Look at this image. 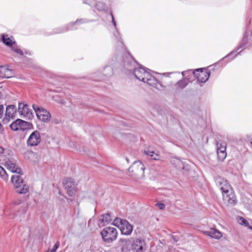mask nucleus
<instances>
[{
	"label": "nucleus",
	"mask_w": 252,
	"mask_h": 252,
	"mask_svg": "<svg viewBox=\"0 0 252 252\" xmlns=\"http://www.w3.org/2000/svg\"><path fill=\"white\" fill-rule=\"evenodd\" d=\"M32 108L36 113L37 118L41 122L48 123L51 119V114L49 111L36 104H33Z\"/></svg>",
	"instance_id": "obj_7"
},
{
	"label": "nucleus",
	"mask_w": 252,
	"mask_h": 252,
	"mask_svg": "<svg viewBox=\"0 0 252 252\" xmlns=\"http://www.w3.org/2000/svg\"><path fill=\"white\" fill-rule=\"evenodd\" d=\"M25 210H25V208L24 207V208L23 209V210H22V213H24V212H25Z\"/></svg>",
	"instance_id": "obj_45"
},
{
	"label": "nucleus",
	"mask_w": 252,
	"mask_h": 252,
	"mask_svg": "<svg viewBox=\"0 0 252 252\" xmlns=\"http://www.w3.org/2000/svg\"><path fill=\"white\" fill-rule=\"evenodd\" d=\"M13 75L11 69L6 66H0V77L2 78H10Z\"/></svg>",
	"instance_id": "obj_21"
},
{
	"label": "nucleus",
	"mask_w": 252,
	"mask_h": 252,
	"mask_svg": "<svg viewBox=\"0 0 252 252\" xmlns=\"http://www.w3.org/2000/svg\"><path fill=\"white\" fill-rule=\"evenodd\" d=\"M53 99L55 101L62 104H64L65 103L64 100L60 96L58 95L54 96Z\"/></svg>",
	"instance_id": "obj_33"
},
{
	"label": "nucleus",
	"mask_w": 252,
	"mask_h": 252,
	"mask_svg": "<svg viewBox=\"0 0 252 252\" xmlns=\"http://www.w3.org/2000/svg\"><path fill=\"white\" fill-rule=\"evenodd\" d=\"M3 149L2 147H0V155L3 153Z\"/></svg>",
	"instance_id": "obj_44"
},
{
	"label": "nucleus",
	"mask_w": 252,
	"mask_h": 252,
	"mask_svg": "<svg viewBox=\"0 0 252 252\" xmlns=\"http://www.w3.org/2000/svg\"><path fill=\"white\" fill-rule=\"evenodd\" d=\"M60 245V243L59 242H57L56 244L53 246V248L49 251L50 252H56L57 250L58 249Z\"/></svg>",
	"instance_id": "obj_37"
},
{
	"label": "nucleus",
	"mask_w": 252,
	"mask_h": 252,
	"mask_svg": "<svg viewBox=\"0 0 252 252\" xmlns=\"http://www.w3.org/2000/svg\"><path fill=\"white\" fill-rule=\"evenodd\" d=\"M236 55H235V56L234 57H233L232 59H234L235 57L236 56Z\"/></svg>",
	"instance_id": "obj_47"
},
{
	"label": "nucleus",
	"mask_w": 252,
	"mask_h": 252,
	"mask_svg": "<svg viewBox=\"0 0 252 252\" xmlns=\"http://www.w3.org/2000/svg\"><path fill=\"white\" fill-rule=\"evenodd\" d=\"M11 181L18 193L25 194L29 191V186L24 183L19 175L12 176Z\"/></svg>",
	"instance_id": "obj_4"
},
{
	"label": "nucleus",
	"mask_w": 252,
	"mask_h": 252,
	"mask_svg": "<svg viewBox=\"0 0 252 252\" xmlns=\"http://www.w3.org/2000/svg\"><path fill=\"white\" fill-rule=\"evenodd\" d=\"M144 242L141 240L136 239L132 242L133 252H143Z\"/></svg>",
	"instance_id": "obj_20"
},
{
	"label": "nucleus",
	"mask_w": 252,
	"mask_h": 252,
	"mask_svg": "<svg viewBox=\"0 0 252 252\" xmlns=\"http://www.w3.org/2000/svg\"><path fill=\"white\" fill-rule=\"evenodd\" d=\"M237 52V51H234L231 52L230 53H229L228 55H227L226 56L224 57L223 59H225L228 58H229L232 56H233Z\"/></svg>",
	"instance_id": "obj_39"
},
{
	"label": "nucleus",
	"mask_w": 252,
	"mask_h": 252,
	"mask_svg": "<svg viewBox=\"0 0 252 252\" xmlns=\"http://www.w3.org/2000/svg\"><path fill=\"white\" fill-rule=\"evenodd\" d=\"M204 233L205 235L216 239L220 238L222 236L221 233L216 229H211L210 230L206 231Z\"/></svg>",
	"instance_id": "obj_23"
},
{
	"label": "nucleus",
	"mask_w": 252,
	"mask_h": 252,
	"mask_svg": "<svg viewBox=\"0 0 252 252\" xmlns=\"http://www.w3.org/2000/svg\"><path fill=\"white\" fill-rule=\"evenodd\" d=\"M238 222L240 224L248 227L249 229L252 230V226L249 225L248 221L244 218L241 217H239L238 218Z\"/></svg>",
	"instance_id": "obj_28"
},
{
	"label": "nucleus",
	"mask_w": 252,
	"mask_h": 252,
	"mask_svg": "<svg viewBox=\"0 0 252 252\" xmlns=\"http://www.w3.org/2000/svg\"><path fill=\"white\" fill-rule=\"evenodd\" d=\"M252 44V25L248 29L247 32L243 37L242 42L239 48L237 51L243 47L246 44Z\"/></svg>",
	"instance_id": "obj_17"
},
{
	"label": "nucleus",
	"mask_w": 252,
	"mask_h": 252,
	"mask_svg": "<svg viewBox=\"0 0 252 252\" xmlns=\"http://www.w3.org/2000/svg\"><path fill=\"white\" fill-rule=\"evenodd\" d=\"M124 62L125 67L128 70H130L136 63L135 61L129 53H126V57L124 59Z\"/></svg>",
	"instance_id": "obj_18"
},
{
	"label": "nucleus",
	"mask_w": 252,
	"mask_h": 252,
	"mask_svg": "<svg viewBox=\"0 0 252 252\" xmlns=\"http://www.w3.org/2000/svg\"><path fill=\"white\" fill-rule=\"evenodd\" d=\"M9 218L12 219V217L9 216Z\"/></svg>",
	"instance_id": "obj_49"
},
{
	"label": "nucleus",
	"mask_w": 252,
	"mask_h": 252,
	"mask_svg": "<svg viewBox=\"0 0 252 252\" xmlns=\"http://www.w3.org/2000/svg\"><path fill=\"white\" fill-rule=\"evenodd\" d=\"M16 115V108L14 105H10L6 108L5 116L3 121L7 123L10 120L13 119Z\"/></svg>",
	"instance_id": "obj_14"
},
{
	"label": "nucleus",
	"mask_w": 252,
	"mask_h": 252,
	"mask_svg": "<svg viewBox=\"0 0 252 252\" xmlns=\"http://www.w3.org/2000/svg\"><path fill=\"white\" fill-rule=\"evenodd\" d=\"M170 162L178 169H185L186 168L184 162L179 158H172L170 159Z\"/></svg>",
	"instance_id": "obj_22"
},
{
	"label": "nucleus",
	"mask_w": 252,
	"mask_h": 252,
	"mask_svg": "<svg viewBox=\"0 0 252 252\" xmlns=\"http://www.w3.org/2000/svg\"><path fill=\"white\" fill-rule=\"evenodd\" d=\"M104 74L107 75H111L113 73V70L111 67L107 66L104 68Z\"/></svg>",
	"instance_id": "obj_36"
},
{
	"label": "nucleus",
	"mask_w": 252,
	"mask_h": 252,
	"mask_svg": "<svg viewBox=\"0 0 252 252\" xmlns=\"http://www.w3.org/2000/svg\"><path fill=\"white\" fill-rule=\"evenodd\" d=\"M112 224L118 227L123 234L129 235L132 231V226L125 220L116 218Z\"/></svg>",
	"instance_id": "obj_5"
},
{
	"label": "nucleus",
	"mask_w": 252,
	"mask_h": 252,
	"mask_svg": "<svg viewBox=\"0 0 252 252\" xmlns=\"http://www.w3.org/2000/svg\"><path fill=\"white\" fill-rule=\"evenodd\" d=\"M4 107L2 105H0V118H1L3 115Z\"/></svg>",
	"instance_id": "obj_40"
},
{
	"label": "nucleus",
	"mask_w": 252,
	"mask_h": 252,
	"mask_svg": "<svg viewBox=\"0 0 252 252\" xmlns=\"http://www.w3.org/2000/svg\"><path fill=\"white\" fill-rule=\"evenodd\" d=\"M64 187L67 189L68 194L70 196H72L75 192V187L74 181L71 178H66L63 182Z\"/></svg>",
	"instance_id": "obj_16"
},
{
	"label": "nucleus",
	"mask_w": 252,
	"mask_h": 252,
	"mask_svg": "<svg viewBox=\"0 0 252 252\" xmlns=\"http://www.w3.org/2000/svg\"><path fill=\"white\" fill-rule=\"evenodd\" d=\"M155 205L160 210H163L165 208V204L162 203H157Z\"/></svg>",
	"instance_id": "obj_38"
},
{
	"label": "nucleus",
	"mask_w": 252,
	"mask_h": 252,
	"mask_svg": "<svg viewBox=\"0 0 252 252\" xmlns=\"http://www.w3.org/2000/svg\"><path fill=\"white\" fill-rule=\"evenodd\" d=\"M1 93H0V98H1Z\"/></svg>",
	"instance_id": "obj_48"
},
{
	"label": "nucleus",
	"mask_w": 252,
	"mask_h": 252,
	"mask_svg": "<svg viewBox=\"0 0 252 252\" xmlns=\"http://www.w3.org/2000/svg\"><path fill=\"white\" fill-rule=\"evenodd\" d=\"M95 8L98 10L100 11H105L106 9V5L104 4V3L98 1L97 2L95 5Z\"/></svg>",
	"instance_id": "obj_29"
},
{
	"label": "nucleus",
	"mask_w": 252,
	"mask_h": 252,
	"mask_svg": "<svg viewBox=\"0 0 252 252\" xmlns=\"http://www.w3.org/2000/svg\"><path fill=\"white\" fill-rule=\"evenodd\" d=\"M12 50L14 51L16 53L20 55H24V54H29L28 51H25V52H24L20 49L17 47H15L14 46L12 47Z\"/></svg>",
	"instance_id": "obj_31"
},
{
	"label": "nucleus",
	"mask_w": 252,
	"mask_h": 252,
	"mask_svg": "<svg viewBox=\"0 0 252 252\" xmlns=\"http://www.w3.org/2000/svg\"><path fill=\"white\" fill-rule=\"evenodd\" d=\"M117 248L121 252H130L132 251V242L129 239H120Z\"/></svg>",
	"instance_id": "obj_10"
},
{
	"label": "nucleus",
	"mask_w": 252,
	"mask_h": 252,
	"mask_svg": "<svg viewBox=\"0 0 252 252\" xmlns=\"http://www.w3.org/2000/svg\"><path fill=\"white\" fill-rule=\"evenodd\" d=\"M103 241L106 243H111L116 240L118 236L117 230L113 227H106L100 232Z\"/></svg>",
	"instance_id": "obj_3"
},
{
	"label": "nucleus",
	"mask_w": 252,
	"mask_h": 252,
	"mask_svg": "<svg viewBox=\"0 0 252 252\" xmlns=\"http://www.w3.org/2000/svg\"><path fill=\"white\" fill-rule=\"evenodd\" d=\"M41 141L39 132L35 130L30 135L27 140V145L30 147L35 146L38 145Z\"/></svg>",
	"instance_id": "obj_12"
},
{
	"label": "nucleus",
	"mask_w": 252,
	"mask_h": 252,
	"mask_svg": "<svg viewBox=\"0 0 252 252\" xmlns=\"http://www.w3.org/2000/svg\"><path fill=\"white\" fill-rule=\"evenodd\" d=\"M0 177L2 178L4 180L7 179V176L4 169L0 166Z\"/></svg>",
	"instance_id": "obj_32"
},
{
	"label": "nucleus",
	"mask_w": 252,
	"mask_h": 252,
	"mask_svg": "<svg viewBox=\"0 0 252 252\" xmlns=\"http://www.w3.org/2000/svg\"><path fill=\"white\" fill-rule=\"evenodd\" d=\"M216 182L221 190L222 193L225 191H229L232 189L230 184L228 181L224 178L220 177H217L216 179Z\"/></svg>",
	"instance_id": "obj_15"
},
{
	"label": "nucleus",
	"mask_w": 252,
	"mask_h": 252,
	"mask_svg": "<svg viewBox=\"0 0 252 252\" xmlns=\"http://www.w3.org/2000/svg\"><path fill=\"white\" fill-rule=\"evenodd\" d=\"M218 159L220 161H223L226 157V152L217 153Z\"/></svg>",
	"instance_id": "obj_34"
},
{
	"label": "nucleus",
	"mask_w": 252,
	"mask_h": 252,
	"mask_svg": "<svg viewBox=\"0 0 252 252\" xmlns=\"http://www.w3.org/2000/svg\"><path fill=\"white\" fill-rule=\"evenodd\" d=\"M10 209L9 206H6L5 209L2 210V212L0 213V215H1L2 213H4L6 216H10V213L13 212V211L10 210Z\"/></svg>",
	"instance_id": "obj_35"
},
{
	"label": "nucleus",
	"mask_w": 252,
	"mask_h": 252,
	"mask_svg": "<svg viewBox=\"0 0 252 252\" xmlns=\"http://www.w3.org/2000/svg\"><path fill=\"white\" fill-rule=\"evenodd\" d=\"M114 34L117 38H118V39H120V40L121 39V38L120 36L119 33L118 32H116V33H114Z\"/></svg>",
	"instance_id": "obj_43"
},
{
	"label": "nucleus",
	"mask_w": 252,
	"mask_h": 252,
	"mask_svg": "<svg viewBox=\"0 0 252 252\" xmlns=\"http://www.w3.org/2000/svg\"><path fill=\"white\" fill-rule=\"evenodd\" d=\"M223 201L228 205H234L236 203V199L232 189L226 191L222 193Z\"/></svg>",
	"instance_id": "obj_13"
},
{
	"label": "nucleus",
	"mask_w": 252,
	"mask_h": 252,
	"mask_svg": "<svg viewBox=\"0 0 252 252\" xmlns=\"http://www.w3.org/2000/svg\"><path fill=\"white\" fill-rule=\"evenodd\" d=\"M190 73L193 74L197 80L201 83L207 81L210 75V71L206 68H198L193 71L191 70Z\"/></svg>",
	"instance_id": "obj_8"
},
{
	"label": "nucleus",
	"mask_w": 252,
	"mask_h": 252,
	"mask_svg": "<svg viewBox=\"0 0 252 252\" xmlns=\"http://www.w3.org/2000/svg\"><path fill=\"white\" fill-rule=\"evenodd\" d=\"M178 241V239L176 238V236H172L171 242L173 243H177Z\"/></svg>",
	"instance_id": "obj_41"
},
{
	"label": "nucleus",
	"mask_w": 252,
	"mask_h": 252,
	"mask_svg": "<svg viewBox=\"0 0 252 252\" xmlns=\"http://www.w3.org/2000/svg\"><path fill=\"white\" fill-rule=\"evenodd\" d=\"M18 112L21 117L26 119H32L33 117L32 110L23 103H19Z\"/></svg>",
	"instance_id": "obj_9"
},
{
	"label": "nucleus",
	"mask_w": 252,
	"mask_h": 252,
	"mask_svg": "<svg viewBox=\"0 0 252 252\" xmlns=\"http://www.w3.org/2000/svg\"><path fill=\"white\" fill-rule=\"evenodd\" d=\"M145 166L140 160L134 161L128 169L129 175L136 181L142 180L145 177Z\"/></svg>",
	"instance_id": "obj_2"
},
{
	"label": "nucleus",
	"mask_w": 252,
	"mask_h": 252,
	"mask_svg": "<svg viewBox=\"0 0 252 252\" xmlns=\"http://www.w3.org/2000/svg\"><path fill=\"white\" fill-rule=\"evenodd\" d=\"M226 145L224 142L217 143V153L226 152Z\"/></svg>",
	"instance_id": "obj_27"
},
{
	"label": "nucleus",
	"mask_w": 252,
	"mask_h": 252,
	"mask_svg": "<svg viewBox=\"0 0 252 252\" xmlns=\"http://www.w3.org/2000/svg\"><path fill=\"white\" fill-rule=\"evenodd\" d=\"M120 45H121V46L123 45V43L121 41H120Z\"/></svg>",
	"instance_id": "obj_46"
},
{
	"label": "nucleus",
	"mask_w": 252,
	"mask_h": 252,
	"mask_svg": "<svg viewBox=\"0 0 252 252\" xmlns=\"http://www.w3.org/2000/svg\"><path fill=\"white\" fill-rule=\"evenodd\" d=\"M111 220L112 219L109 214H106L102 215L100 219V221L103 222L104 225L110 223Z\"/></svg>",
	"instance_id": "obj_26"
},
{
	"label": "nucleus",
	"mask_w": 252,
	"mask_h": 252,
	"mask_svg": "<svg viewBox=\"0 0 252 252\" xmlns=\"http://www.w3.org/2000/svg\"><path fill=\"white\" fill-rule=\"evenodd\" d=\"M29 125L30 123L28 122L21 119H17L10 125V128L14 131H24L28 128Z\"/></svg>",
	"instance_id": "obj_11"
},
{
	"label": "nucleus",
	"mask_w": 252,
	"mask_h": 252,
	"mask_svg": "<svg viewBox=\"0 0 252 252\" xmlns=\"http://www.w3.org/2000/svg\"><path fill=\"white\" fill-rule=\"evenodd\" d=\"M88 21V20H87L86 19H79V20H76V21L75 22H72V23H70L69 25V29L71 30V29H73V28H72V26L75 25V24H77V25H80V24H83V23H87Z\"/></svg>",
	"instance_id": "obj_30"
},
{
	"label": "nucleus",
	"mask_w": 252,
	"mask_h": 252,
	"mask_svg": "<svg viewBox=\"0 0 252 252\" xmlns=\"http://www.w3.org/2000/svg\"><path fill=\"white\" fill-rule=\"evenodd\" d=\"M144 153L150 156L154 160H158L159 158V155L157 153H155L154 151H150L149 150H145Z\"/></svg>",
	"instance_id": "obj_25"
},
{
	"label": "nucleus",
	"mask_w": 252,
	"mask_h": 252,
	"mask_svg": "<svg viewBox=\"0 0 252 252\" xmlns=\"http://www.w3.org/2000/svg\"><path fill=\"white\" fill-rule=\"evenodd\" d=\"M133 74L135 77L144 83H147L159 91H164L166 87L161 82H159L157 79L151 74L149 70L143 67L139 66L134 69Z\"/></svg>",
	"instance_id": "obj_1"
},
{
	"label": "nucleus",
	"mask_w": 252,
	"mask_h": 252,
	"mask_svg": "<svg viewBox=\"0 0 252 252\" xmlns=\"http://www.w3.org/2000/svg\"><path fill=\"white\" fill-rule=\"evenodd\" d=\"M5 167L7 169L13 173H16L17 174H21V170L17 165H16L13 162L8 160L5 162L4 164Z\"/></svg>",
	"instance_id": "obj_19"
},
{
	"label": "nucleus",
	"mask_w": 252,
	"mask_h": 252,
	"mask_svg": "<svg viewBox=\"0 0 252 252\" xmlns=\"http://www.w3.org/2000/svg\"><path fill=\"white\" fill-rule=\"evenodd\" d=\"M2 40L3 42L8 46H10L14 43L13 37H9L8 35H3L2 36Z\"/></svg>",
	"instance_id": "obj_24"
},
{
	"label": "nucleus",
	"mask_w": 252,
	"mask_h": 252,
	"mask_svg": "<svg viewBox=\"0 0 252 252\" xmlns=\"http://www.w3.org/2000/svg\"><path fill=\"white\" fill-rule=\"evenodd\" d=\"M190 72L191 70L183 71L182 72V74L183 76H185V78L183 80L179 81L176 84L174 85V87H172L173 84L171 83L165 86L166 88L164 90H166L167 88H169L174 90L175 91H179L185 88L188 84L189 79H188L187 77L189 76ZM164 86H165V85Z\"/></svg>",
	"instance_id": "obj_6"
},
{
	"label": "nucleus",
	"mask_w": 252,
	"mask_h": 252,
	"mask_svg": "<svg viewBox=\"0 0 252 252\" xmlns=\"http://www.w3.org/2000/svg\"><path fill=\"white\" fill-rule=\"evenodd\" d=\"M111 17H112V21L113 24L114 26L115 27V28H116V22L115 21L114 16H113V14L112 13H111Z\"/></svg>",
	"instance_id": "obj_42"
}]
</instances>
